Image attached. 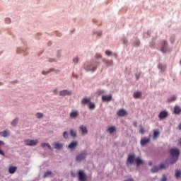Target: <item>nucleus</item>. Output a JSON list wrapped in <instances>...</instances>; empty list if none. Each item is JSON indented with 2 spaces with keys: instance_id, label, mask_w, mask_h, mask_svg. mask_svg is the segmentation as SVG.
<instances>
[{
  "instance_id": "nucleus-12",
  "label": "nucleus",
  "mask_w": 181,
  "mask_h": 181,
  "mask_svg": "<svg viewBox=\"0 0 181 181\" xmlns=\"http://www.w3.org/2000/svg\"><path fill=\"white\" fill-rule=\"evenodd\" d=\"M78 177L80 181H86V177L84 175V171L80 170L78 172Z\"/></svg>"
},
{
  "instance_id": "nucleus-43",
  "label": "nucleus",
  "mask_w": 181,
  "mask_h": 181,
  "mask_svg": "<svg viewBox=\"0 0 181 181\" xmlns=\"http://www.w3.org/2000/svg\"><path fill=\"white\" fill-rule=\"evenodd\" d=\"M135 76H136V80H139V77H141V74H136Z\"/></svg>"
},
{
  "instance_id": "nucleus-23",
  "label": "nucleus",
  "mask_w": 181,
  "mask_h": 181,
  "mask_svg": "<svg viewBox=\"0 0 181 181\" xmlns=\"http://www.w3.org/2000/svg\"><path fill=\"white\" fill-rule=\"evenodd\" d=\"M41 146L42 148H45V146H47V148H48V149H50V151L53 150V148H52V146H50V144H49V143H42L41 144Z\"/></svg>"
},
{
  "instance_id": "nucleus-5",
  "label": "nucleus",
  "mask_w": 181,
  "mask_h": 181,
  "mask_svg": "<svg viewBox=\"0 0 181 181\" xmlns=\"http://www.w3.org/2000/svg\"><path fill=\"white\" fill-rule=\"evenodd\" d=\"M85 69L88 71H95L97 70V63H92L90 65L85 66Z\"/></svg>"
},
{
  "instance_id": "nucleus-2",
  "label": "nucleus",
  "mask_w": 181,
  "mask_h": 181,
  "mask_svg": "<svg viewBox=\"0 0 181 181\" xmlns=\"http://www.w3.org/2000/svg\"><path fill=\"white\" fill-rule=\"evenodd\" d=\"M169 164L168 163H163L160 165V166L153 167L151 168L152 173H156V172H159L160 169H166V168H168Z\"/></svg>"
},
{
  "instance_id": "nucleus-34",
  "label": "nucleus",
  "mask_w": 181,
  "mask_h": 181,
  "mask_svg": "<svg viewBox=\"0 0 181 181\" xmlns=\"http://www.w3.org/2000/svg\"><path fill=\"white\" fill-rule=\"evenodd\" d=\"M70 134L71 135V136H74V138L76 136V135H77V133L76 132V131L71 129L70 132Z\"/></svg>"
},
{
  "instance_id": "nucleus-24",
  "label": "nucleus",
  "mask_w": 181,
  "mask_h": 181,
  "mask_svg": "<svg viewBox=\"0 0 181 181\" xmlns=\"http://www.w3.org/2000/svg\"><path fill=\"white\" fill-rule=\"evenodd\" d=\"M70 117L71 118H76V117H78V112L74 111L71 112Z\"/></svg>"
},
{
  "instance_id": "nucleus-40",
  "label": "nucleus",
  "mask_w": 181,
  "mask_h": 181,
  "mask_svg": "<svg viewBox=\"0 0 181 181\" xmlns=\"http://www.w3.org/2000/svg\"><path fill=\"white\" fill-rule=\"evenodd\" d=\"M168 180V178L165 175H163V178L160 181H166Z\"/></svg>"
},
{
  "instance_id": "nucleus-21",
  "label": "nucleus",
  "mask_w": 181,
  "mask_h": 181,
  "mask_svg": "<svg viewBox=\"0 0 181 181\" xmlns=\"http://www.w3.org/2000/svg\"><path fill=\"white\" fill-rule=\"evenodd\" d=\"M91 99L90 98H84L82 99L81 103L82 104H90Z\"/></svg>"
},
{
  "instance_id": "nucleus-25",
  "label": "nucleus",
  "mask_w": 181,
  "mask_h": 181,
  "mask_svg": "<svg viewBox=\"0 0 181 181\" xmlns=\"http://www.w3.org/2000/svg\"><path fill=\"white\" fill-rule=\"evenodd\" d=\"M158 69L161 70V71H165V69H166V65H163L162 64H159L158 66Z\"/></svg>"
},
{
  "instance_id": "nucleus-28",
  "label": "nucleus",
  "mask_w": 181,
  "mask_h": 181,
  "mask_svg": "<svg viewBox=\"0 0 181 181\" xmlns=\"http://www.w3.org/2000/svg\"><path fill=\"white\" fill-rule=\"evenodd\" d=\"M107 132H110V134H112L113 132H115V127H110L107 129Z\"/></svg>"
},
{
  "instance_id": "nucleus-47",
  "label": "nucleus",
  "mask_w": 181,
  "mask_h": 181,
  "mask_svg": "<svg viewBox=\"0 0 181 181\" xmlns=\"http://www.w3.org/2000/svg\"><path fill=\"white\" fill-rule=\"evenodd\" d=\"M134 126L136 127H137V123H136V122H134Z\"/></svg>"
},
{
  "instance_id": "nucleus-30",
  "label": "nucleus",
  "mask_w": 181,
  "mask_h": 181,
  "mask_svg": "<svg viewBox=\"0 0 181 181\" xmlns=\"http://www.w3.org/2000/svg\"><path fill=\"white\" fill-rule=\"evenodd\" d=\"M18 121H19V119H15L11 122L12 127H16V124H18Z\"/></svg>"
},
{
  "instance_id": "nucleus-35",
  "label": "nucleus",
  "mask_w": 181,
  "mask_h": 181,
  "mask_svg": "<svg viewBox=\"0 0 181 181\" xmlns=\"http://www.w3.org/2000/svg\"><path fill=\"white\" fill-rule=\"evenodd\" d=\"M50 175H52V171H47L44 174V177H47V176H50Z\"/></svg>"
},
{
  "instance_id": "nucleus-44",
  "label": "nucleus",
  "mask_w": 181,
  "mask_h": 181,
  "mask_svg": "<svg viewBox=\"0 0 181 181\" xmlns=\"http://www.w3.org/2000/svg\"><path fill=\"white\" fill-rule=\"evenodd\" d=\"M74 63H78V58H77V57L74 58Z\"/></svg>"
},
{
  "instance_id": "nucleus-41",
  "label": "nucleus",
  "mask_w": 181,
  "mask_h": 181,
  "mask_svg": "<svg viewBox=\"0 0 181 181\" xmlns=\"http://www.w3.org/2000/svg\"><path fill=\"white\" fill-rule=\"evenodd\" d=\"M6 23H11V18H6Z\"/></svg>"
},
{
  "instance_id": "nucleus-8",
  "label": "nucleus",
  "mask_w": 181,
  "mask_h": 181,
  "mask_svg": "<svg viewBox=\"0 0 181 181\" xmlns=\"http://www.w3.org/2000/svg\"><path fill=\"white\" fill-rule=\"evenodd\" d=\"M168 112H166V111H162V112H160L159 113V115H158V118H159L160 119H165V118H168Z\"/></svg>"
},
{
  "instance_id": "nucleus-18",
  "label": "nucleus",
  "mask_w": 181,
  "mask_h": 181,
  "mask_svg": "<svg viewBox=\"0 0 181 181\" xmlns=\"http://www.w3.org/2000/svg\"><path fill=\"white\" fill-rule=\"evenodd\" d=\"M78 145V143L77 141H74V142L71 143V144L69 145L68 148H69V149H76V147Z\"/></svg>"
},
{
  "instance_id": "nucleus-20",
  "label": "nucleus",
  "mask_w": 181,
  "mask_h": 181,
  "mask_svg": "<svg viewBox=\"0 0 181 181\" xmlns=\"http://www.w3.org/2000/svg\"><path fill=\"white\" fill-rule=\"evenodd\" d=\"M181 112V107L180 106L176 105L174 107V113L176 115H179Z\"/></svg>"
},
{
  "instance_id": "nucleus-14",
  "label": "nucleus",
  "mask_w": 181,
  "mask_h": 181,
  "mask_svg": "<svg viewBox=\"0 0 181 181\" xmlns=\"http://www.w3.org/2000/svg\"><path fill=\"white\" fill-rule=\"evenodd\" d=\"M160 135V132L159 129H154L153 130V139H156L157 138H159V136Z\"/></svg>"
},
{
  "instance_id": "nucleus-4",
  "label": "nucleus",
  "mask_w": 181,
  "mask_h": 181,
  "mask_svg": "<svg viewBox=\"0 0 181 181\" xmlns=\"http://www.w3.org/2000/svg\"><path fill=\"white\" fill-rule=\"evenodd\" d=\"M87 156V151H82L79 155L76 156V160L77 162H81V160H84L86 157Z\"/></svg>"
},
{
  "instance_id": "nucleus-15",
  "label": "nucleus",
  "mask_w": 181,
  "mask_h": 181,
  "mask_svg": "<svg viewBox=\"0 0 181 181\" xmlns=\"http://www.w3.org/2000/svg\"><path fill=\"white\" fill-rule=\"evenodd\" d=\"M102 100L103 101H111V100H112V95H103L102 96Z\"/></svg>"
},
{
  "instance_id": "nucleus-45",
  "label": "nucleus",
  "mask_w": 181,
  "mask_h": 181,
  "mask_svg": "<svg viewBox=\"0 0 181 181\" xmlns=\"http://www.w3.org/2000/svg\"><path fill=\"white\" fill-rule=\"evenodd\" d=\"M96 57H97V59H101V54H97Z\"/></svg>"
},
{
  "instance_id": "nucleus-9",
  "label": "nucleus",
  "mask_w": 181,
  "mask_h": 181,
  "mask_svg": "<svg viewBox=\"0 0 181 181\" xmlns=\"http://www.w3.org/2000/svg\"><path fill=\"white\" fill-rule=\"evenodd\" d=\"M55 149L60 151V149H63V144L60 143V141L53 143Z\"/></svg>"
},
{
  "instance_id": "nucleus-17",
  "label": "nucleus",
  "mask_w": 181,
  "mask_h": 181,
  "mask_svg": "<svg viewBox=\"0 0 181 181\" xmlns=\"http://www.w3.org/2000/svg\"><path fill=\"white\" fill-rule=\"evenodd\" d=\"M127 111H125V110L124 109H120L118 112H117V115L119 117H124V115H127Z\"/></svg>"
},
{
  "instance_id": "nucleus-50",
  "label": "nucleus",
  "mask_w": 181,
  "mask_h": 181,
  "mask_svg": "<svg viewBox=\"0 0 181 181\" xmlns=\"http://www.w3.org/2000/svg\"><path fill=\"white\" fill-rule=\"evenodd\" d=\"M180 64H181V60H180Z\"/></svg>"
},
{
  "instance_id": "nucleus-36",
  "label": "nucleus",
  "mask_w": 181,
  "mask_h": 181,
  "mask_svg": "<svg viewBox=\"0 0 181 181\" xmlns=\"http://www.w3.org/2000/svg\"><path fill=\"white\" fill-rule=\"evenodd\" d=\"M180 176H181V171L180 170V171H177L176 173H175V177L177 179H179V177H180Z\"/></svg>"
},
{
  "instance_id": "nucleus-1",
  "label": "nucleus",
  "mask_w": 181,
  "mask_h": 181,
  "mask_svg": "<svg viewBox=\"0 0 181 181\" xmlns=\"http://www.w3.org/2000/svg\"><path fill=\"white\" fill-rule=\"evenodd\" d=\"M170 155L171 156V163H176L177 159H179V155H180V151L178 148H172L170 150Z\"/></svg>"
},
{
  "instance_id": "nucleus-48",
  "label": "nucleus",
  "mask_w": 181,
  "mask_h": 181,
  "mask_svg": "<svg viewBox=\"0 0 181 181\" xmlns=\"http://www.w3.org/2000/svg\"><path fill=\"white\" fill-rule=\"evenodd\" d=\"M149 166H152V162L148 163Z\"/></svg>"
},
{
  "instance_id": "nucleus-11",
  "label": "nucleus",
  "mask_w": 181,
  "mask_h": 181,
  "mask_svg": "<svg viewBox=\"0 0 181 181\" xmlns=\"http://www.w3.org/2000/svg\"><path fill=\"white\" fill-rule=\"evenodd\" d=\"M149 142H151V139L143 138L141 139L140 144L141 146H145V145H146V144H149Z\"/></svg>"
},
{
  "instance_id": "nucleus-10",
  "label": "nucleus",
  "mask_w": 181,
  "mask_h": 181,
  "mask_svg": "<svg viewBox=\"0 0 181 181\" xmlns=\"http://www.w3.org/2000/svg\"><path fill=\"white\" fill-rule=\"evenodd\" d=\"M71 95V91L67 90H63L59 92V95L62 97H64L66 95Z\"/></svg>"
},
{
  "instance_id": "nucleus-37",
  "label": "nucleus",
  "mask_w": 181,
  "mask_h": 181,
  "mask_svg": "<svg viewBox=\"0 0 181 181\" xmlns=\"http://www.w3.org/2000/svg\"><path fill=\"white\" fill-rule=\"evenodd\" d=\"M63 136L64 138H69V133H67V132H64V134H63Z\"/></svg>"
},
{
  "instance_id": "nucleus-49",
  "label": "nucleus",
  "mask_w": 181,
  "mask_h": 181,
  "mask_svg": "<svg viewBox=\"0 0 181 181\" xmlns=\"http://www.w3.org/2000/svg\"><path fill=\"white\" fill-rule=\"evenodd\" d=\"M56 91H57V90H54V93H56Z\"/></svg>"
},
{
  "instance_id": "nucleus-6",
  "label": "nucleus",
  "mask_w": 181,
  "mask_h": 181,
  "mask_svg": "<svg viewBox=\"0 0 181 181\" xmlns=\"http://www.w3.org/2000/svg\"><path fill=\"white\" fill-rule=\"evenodd\" d=\"M135 159H136V158H135L134 154L129 155L127 158V165H129V164L132 165V163L135 162Z\"/></svg>"
},
{
  "instance_id": "nucleus-16",
  "label": "nucleus",
  "mask_w": 181,
  "mask_h": 181,
  "mask_svg": "<svg viewBox=\"0 0 181 181\" xmlns=\"http://www.w3.org/2000/svg\"><path fill=\"white\" fill-rule=\"evenodd\" d=\"M80 130L81 131L83 135H87L88 132L87 131V127L84 125L80 126Z\"/></svg>"
},
{
  "instance_id": "nucleus-29",
  "label": "nucleus",
  "mask_w": 181,
  "mask_h": 181,
  "mask_svg": "<svg viewBox=\"0 0 181 181\" xmlns=\"http://www.w3.org/2000/svg\"><path fill=\"white\" fill-rule=\"evenodd\" d=\"M35 117L36 118H38V119H40V118H43L44 115L41 112H37L36 115H35Z\"/></svg>"
},
{
  "instance_id": "nucleus-39",
  "label": "nucleus",
  "mask_w": 181,
  "mask_h": 181,
  "mask_svg": "<svg viewBox=\"0 0 181 181\" xmlns=\"http://www.w3.org/2000/svg\"><path fill=\"white\" fill-rule=\"evenodd\" d=\"M112 64H113V62H112V60L108 61V62H107V66H112Z\"/></svg>"
},
{
  "instance_id": "nucleus-27",
  "label": "nucleus",
  "mask_w": 181,
  "mask_h": 181,
  "mask_svg": "<svg viewBox=\"0 0 181 181\" xmlns=\"http://www.w3.org/2000/svg\"><path fill=\"white\" fill-rule=\"evenodd\" d=\"M141 95H142V93L141 92H135L134 93V98H139V97H141Z\"/></svg>"
},
{
  "instance_id": "nucleus-31",
  "label": "nucleus",
  "mask_w": 181,
  "mask_h": 181,
  "mask_svg": "<svg viewBox=\"0 0 181 181\" xmlns=\"http://www.w3.org/2000/svg\"><path fill=\"white\" fill-rule=\"evenodd\" d=\"M168 103H172L173 101H176V96H172L168 99Z\"/></svg>"
},
{
  "instance_id": "nucleus-32",
  "label": "nucleus",
  "mask_w": 181,
  "mask_h": 181,
  "mask_svg": "<svg viewBox=\"0 0 181 181\" xmlns=\"http://www.w3.org/2000/svg\"><path fill=\"white\" fill-rule=\"evenodd\" d=\"M94 108H95V104L93 103H89V109L94 110Z\"/></svg>"
},
{
  "instance_id": "nucleus-13",
  "label": "nucleus",
  "mask_w": 181,
  "mask_h": 181,
  "mask_svg": "<svg viewBox=\"0 0 181 181\" xmlns=\"http://www.w3.org/2000/svg\"><path fill=\"white\" fill-rule=\"evenodd\" d=\"M17 170H18L17 166H12L11 165L8 168V172L11 175H13V173H15Z\"/></svg>"
},
{
  "instance_id": "nucleus-22",
  "label": "nucleus",
  "mask_w": 181,
  "mask_h": 181,
  "mask_svg": "<svg viewBox=\"0 0 181 181\" xmlns=\"http://www.w3.org/2000/svg\"><path fill=\"white\" fill-rule=\"evenodd\" d=\"M134 162L136 163L137 166H140V165H142V163H144V161L140 159L139 157L136 158Z\"/></svg>"
},
{
  "instance_id": "nucleus-3",
  "label": "nucleus",
  "mask_w": 181,
  "mask_h": 181,
  "mask_svg": "<svg viewBox=\"0 0 181 181\" xmlns=\"http://www.w3.org/2000/svg\"><path fill=\"white\" fill-rule=\"evenodd\" d=\"M39 141L37 139L33 140V139H27L25 140V144L28 146H35V145H37V143Z\"/></svg>"
},
{
  "instance_id": "nucleus-46",
  "label": "nucleus",
  "mask_w": 181,
  "mask_h": 181,
  "mask_svg": "<svg viewBox=\"0 0 181 181\" xmlns=\"http://www.w3.org/2000/svg\"><path fill=\"white\" fill-rule=\"evenodd\" d=\"M49 62L50 63H52V62H54V59H49Z\"/></svg>"
},
{
  "instance_id": "nucleus-38",
  "label": "nucleus",
  "mask_w": 181,
  "mask_h": 181,
  "mask_svg": "<svg viewBox=\"0 0 181 181\" xmlns=\"http://www.w3.org/2000/svg\"><path fill=\"white\" fill-rule=\"evenodd\" d=\"M139 132L140 134H145V129H144V127H141Z\"/></svg>"
},
{
  "instance_id": "nucleus-33",
  "label": "nucleus",
  "mask_w": 181,
  "mask_h": 181,
  "mask_svg": "<svg viewBox=\"0 0 181 181\" xmlns=\"http://www.w3.org/2000/svg\"><path fill=\"white\" fill-rule=\"evenodd\" d=\"M50 71H53V69H49V70L47 71H42V74H44V76H46V74H49V73H50Z\"/></svg>"
},
{
  "instance_id": "nucleus-7",
  "label": "nucleus",
  "mask_w": 181,
  "mask_h": 181,
  "mask_svg": "<svg viewBox=\"0 0 181 181\" xmlns=\"http://www.w3.org/2000/svg\"><path fill=\"white\" fill-rule=\"evenodd\" d=\"M168 49V42H166V41H162L161 42V52H163V53H165L166 50Z\"/></svg>"
},
{
  "instance_id": "nucleus-19",
  "label": "nucleus",
  "mask_w": 181,
  "mask_h": 181,
  "mask_svg": "<svg viewBox=\"0 0 181 181\" xmlns=\"http://www.w3.org/2000/svg\"><path fill=\"white\" fill-rule=\"evenodd\" d=\"M9 131L4 130L1 132H0L1 136H3L4 138H6V136H9Z\"/></svg>"
},
{
  "instance_id": "nucleus-42",
  "label": "nucleus",
  "mask_w": 181,
  "mask_h": 181,
  "mask_svg": "<svg viewBox=\"0 0 181 181\" xmlns=\"http://www.w3.org/2000/svg\"><path fill=\"white\" fill-rule=\"evenodd\" d=\"M111 51H106L105 52V54H107V56H111Z\"/></svg>"
},
{
  "instance_id": "nucleus-26",
  "label": "nucleus",
  "mask_w": 181,
  "mask_h": 181,
  "mask_svg": "<svg viewBox=\"0 0 181 181\" xmlns=\"http://www.w3.org/2000/svg\"><path fill=\"white\" fill-rule=\"evenodd\" d=\"M3 145H5V143L2 141H0V146H2ZM0 155L5 156V153L1 148H0Z\"/></svg>"
}]
</instances>
